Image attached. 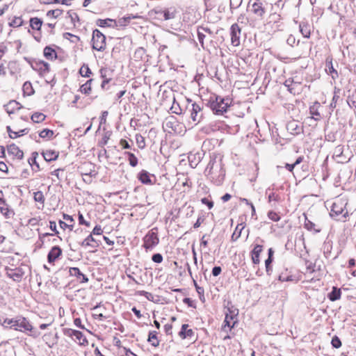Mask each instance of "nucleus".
Instances as JSON below:
<instances>
[{
	"label": "nucleus",
	"instance_id": "1",
	"mask_svg": "<svg viewBox=\"0 0 356 356\" xmlns=\"http://www.w3.org/2000/svg\"><path fill=\"white\" fill-rule=\"evenodd\" d=\"M207 170H209V179L214 184L220 186L222 184L225 177V170L221 159H218L216 156L211 158L206 168V171Z\"/></svg>",
	"mask_w": 356,
	"mask_h": 356
},
{
	"label": "nucleus",
	"instance_id": "2",
	"mask_svg": "<svg viewBox=\"0 0 356 356\" xmlns=\"http://www.w3.org/2000/svg\"><path fill=\"white\" fill-rule=\"evenodd\" d=\"M232 99L214 95L211 97L207 105L215 115H223L231 106Z\"/></svg>",
	"mask_w": 356,
	"mask_h": 356
},
{
	"label": "nucleus",
	"instance_id": "3",
	"mask_svg": "<svg viewBox=\"0 0 356 356\" xmlns=\"http://www.w3.org/2000/svg\"><path fill=\"white\" fill-rule=\"evenodd\" d=\"M347 204L346 198L343 197H336L331 206L330 216L337 220L345 222L348 216V212L346 210Z\"/></svg>",
	"mask_w": 356,
	"mask_h": 356
},
{
	"label": "nucleus",
	"instance_id": "4",
	"mask_svg": "<svg viewBox=\"0 0 356 356\" xmlns=\"http://www.w3.org/2000/svg\"><path fill=\"white\" fill-rule=\"evenodd\" d=\"M188 104L186 106V109L190 113V118L192 121L195 124H197L202 121L204 116L203 108L196 102H192L191 99H187Z\"/></svg>",
	"mask_w": 356,
	"mask_h": 356
},
{
	"label": "nucleus",
	"instance_id": "5",
	"mask_svg": "<svg viewBox=\"0 0 356 356\" xmlns=\"http://www.w3.org/2000/svg\"><path fill=\"white\" fill-rule=\"evenodd\" d=\"M68 273V286L71 284L74 286L77 284L86 283L88 281L86 275L83 274L78 268L70 267Z\"/></svg>",
	"mask_w": 356,
	"mask_h": 356
},
{
	"label": "nucleus",
	"instance_id": "6",
	"mask_svg": "<svg viewBox=\"0 0 356 356\" xmlns=\"http://www.w3.org/2000/svg\"><path fill=\"white\" fill-rule=\"evenodd\" d=\"M92 49L99 51H103L106 48V36L98 29L92 32Z\"/></svg>",
	"mask_w": 356,
	"mask_h": 356
},
{
	"label": "nucleus",
	"instance_id": "7",
	"mask_svg": "<svg viewBox=\"0 0 356 356\" xmlns=\"http://www.w3.org/2000/svg\"><path fill=\"white\" fill-rule=\"evenodd\" d=\"M226 311L225 312V318L224 321V328L228 327L229 330L234 327L235 323H236V316L238 314V309L234 308L233 306L231 307H227L225 308Z\"/></svg>",
	"mask_w": 356,
	"mask_h": 356
},
{
	"label": "nucleus",
	"instance_id": "8",
	"mask_svg": "<svg viewBox=\"0 0 356 356\" xmlns=\"http://www.w3.org/2000/svg\"><path fill=\"white\" fill-rule=\"evenodd\" d=\"M11 329L20 332H25L31 331L33 327L26 318L18 316L15 318H13V323L12 325Z\"/></svg>",
	"mask_w": 356,
	"mask_h": 356
},
{
	"label": "nucleus",
	"instance_id": "9",
	"mask_svg": "<svg viewBox=\"0 0 356 356\" xmlns=\"http://www.w3.org/2000/svg\"><path fill=\"white\" fill-rule=\"evenodd\" d=\"M155 229L149 231L143 238V247L146 249H152L154 246L159 244V238Z\"/></svg>",
	"mask_w": 356,
	"mask_h": 356
},
{
	"label": "nucleus",
	"instance_id": "10",
	"mask_svg": "<svg viewBox=\"0 0 356 356\" xmlns=\"http://www.w3.org/2000/svg\"><path fill=\"white\" fill-rule=\"evenodd\" d=\"M241 29L238 24L235 23L232 25L230 28V35L232 44L234 47H238L240 44Z\"/></svg>",
	"mask_w": 356,
	"mask_h": 356
},
{
	"label": "nucleus",
	"instance_id": "11",
	"mask_svg": "<svg viewBox=\"0 0 356 356\" xmlns=\"http://www.w3.org/2000/svg\"><path fill=\"white\" fill-rule=\"evenodd\" d=\"M249 5L251 6V11L257 17L262 18L266 13V8L264 7L262 2L256 0L252 3L250 1Z\"/></svg>",
	"mask_w": 356,
	"mask_h": 356
},
{
	"label": "nucleus",
	"instance_id": "12",
	"mask_svg": "<svg viewBox=\"0 0 356 356\" xmlns=\"http://www.w3.org/2000/svg\"><path fill=\"white\" fill-rule=\"evenodd\" d=\"M6 275L15 282H19L24 275V272L21 268L15 269L6 268Z\"/></svg>",
	"mask_w": 356,
	"mask_h": 356
},
{
	"label": "nucleus",
	"instance_id": "13",
	"mask_svg": "<svg viewBox=\"0 0 356 356\" xmlns=\"http://www.w3.org/2000/svg\"><path fill=\"white\" fill-rule=\"evenodd\" d=\"M68 336H70L72 338H75L76 341H77L80 345H85V343H88L86 338L80 331L68 329Z\"/></svg>",
	"mask_w": 356,
	"mask_h": 356
},
{
	"label": "nucleus",
	"instance_id": "14",
	"mask_svg": "<svg viewBox=\"0 0 356 356\" xmlns=\"http://www.w3.org/2000/svg\"><path fill=\"white\" fill-rule=\"evenodd\" d=\"M100 244L101 241L96 240V238L93 236L92 234L88 235L81 243L82 246H90L92 248H97Z\"/></svg>",
	"mask_w": 356,
	"mask_h": 356
},
{
	"label": "nucleus",
	"instance_id": "15",
	"mask_svg": "<svg viewBox=\"0 0 356 356\" xmlns=\"http://www.w3.org/2000/svg\"><path fill=\"white\" fill-rule=\"evenodd\" d=\"M0 211L1 213L6 218H10L15 215L13 209H10L3 198L0 197Z\"/></svg>",
	"mask_w": 356,
	"mask_h": 356
},
{
	"label": "nucleus",
	"instance_id": "16",
	"mask_svg": "<svg viewBox=\"0 0 356 356\" xmlns=\"http://www.w3.org/2000/svg\"><path fill=\"white\" fill-rule=\"evenodd\" d=\"M22 108V106L15 100H10L7 104L4 105V108L9 115L14 113L15 111H19Z\"/></svg>",
	"mask_w": 356,
	"mask_h": 356
},
{
	"label": "nucleus",
	"instance_id": "17",
	"mask_svg": "<svg viewBox=\"0 0 356 356\" xmlns=\"http://www.w3.org/2000/svg\"><path fill=\"white\" fill-rule=\"evenodd\" d=\"M61 252H62V250L58 246H57V245L54 246L48 253V255H47L48 262L49 263L54 262L61 254Z\"/></svg>",
	"mask_w": 356,
	"mask_h": 356
},
{
	"label": "nucleus",
	"instance_id": "18",
	"mask_svg": "<svg viewBox=\"0 0 356 356\" xmlns=\"http://www.w3.org/2000/svg\"><path fill=\"white\" fill-rule=\"evenodd\" d=\"M7 150L9 154L15 156L18 159H22L24 156V152L14 143L8 145Z\"/></svg>",
	"mask_w": 356,
	"mask_h": 356
},
{
	"label": "nucleus",
	"instance_id": "19",
	"mask_svg": "<svg viewBox=\"0 0 356 356\" xmlns=\"http://www.w3.org/2000/svg\"><path fill=\"white\" fill-rule=\"evenodd\" d=\"M263 251V246L261 245H256L251 252L252 261L254 264H259L260 262L259 255Z\"/></svg>",
	"mask_w": 356,
	"mask_h": 356
},
{
	"label": "nucleus",
	"instance_id": "20",
	"mask_svg": "<svg viewBox=\"0 0 356 356\" xmlns=\"http://www.w3.org/2000/svg\"><path fill=\"white\" fill-rule=\"evenodd\" d=\"M157 14H162L165 20L174 19L176 15L175 8H170L165 10H160L156 12Z\"/></svg>",
	"mask_w": 356,
	"mask_h": 356
},
{
	"label": "nucleus",
	"instance_id": "21",
	"mask_svg": "<svg viewBox=\"0 0 356 356\" xmlns=\"http://www.w3.org/2000/svg\"><path fill=\"white\" fill-rule=\"evenodd\" d=\"M188 324H183L181 325V330L179 332V336L181 339H186L187 337H192L194 335V332L192 329H188Z\"/></svg>",
	"mask_w": 356,
	"mask_h": 356
},
{
	"label": "nucleus",
	"instance_id": "22",
	"mask_svg": "<svg viewBox=\"0 0 356 356\" xmlns=\"http://www.w3.org/2000/svg\"><path fill=\"white\" fill-rule=\"evenodd\" d=\"M97 25L100 27H113L117 26L116 22L114 19L107 18L105 19H99L96 22Z\"/></svg>",
	"mask_w": 356,
	"mask_h": 356
},
{
	"label": "nucleus",
	"instance_id": "23",
	"mask_svg": "<svg viewBox=\"0 0 356 356\" xmlns=\"http://www.w3.org/2000/svg\"><path fill=\"white\" fill-rule=\"evenodd\" d=\"M326 71L327 74H330L332 77V79H335L336 77H338V72L334 68L332 65V59L327 58L326 59Z\"/></svg>",
	"mask_w": 356,
	"mask_h": 356
},
{
	"label": "nucleus",
	"instance_id": "24",
	"mask_svg": "<svg viewBox=\"0 0 356 356\" xmlns=\"http://www.w3.org/2000/svg\"><path fill=\"white\" fill-rule=\"evenodd\" d=\"M6 129H7V131L9 134V137L10 138H16L17 137H19L20 136H23L24 134H28L29 132V129H21L20 131H13L10 127V126H8L6 127Z\"/></svg>",
	"mask_w": 356,
	"mask_h": 356
},
{
	"label": "nucleus",
	"instance_id": "25",
	"mask_svg": "<svg viewBox=\"0 0 356 356\" xmlns=\"http://www.w3.org/2000/svg\"><path fill=\"white\" fill-rule=\"evenodd\" d=\"M43 54H44V56L47 59H49V60H52L54 58H58V56H57V54H56L55 49H54L53 48H51L49 46H47L46 47H44Z\"/></svg>",
	"mask_w": 356,
	"mask_h": 356
},
{
	"label": "nucleus",
	"instance_id": "26",
	"mask_svg": "<svg viewBox=\"0 0 356 356\" xmlns=\"http://www.w3.org/2000/svg\"><path fill=\"white\" fill-rule=\"evenodd\" d=\"M138 179L145 184H152L149 174L147 171L143 170L138 175Z\"/></svg>",
	"mask_w": 356,
	"mask_h": 356
},
{
	"label": "nucleus",
	"instance_id": "27",
	"mask_svg": "<svg viewBox=\"0 0 356 356\" xmlns=\"http://www.w3.org/2000/svg\"><path fill=\"white\" fill-rule=\"evenodd\" d=\"M42 156L46 161H51L58 158V154L53 150H47L46 152H42Z\"/></svg>",
	"mask_w": 356,
	"mask_h": 356
},
{
	"label": "nucleus",
	"instance_id": "28",
	"mask_svg": "<svg viewBox=\"0 0 356 356\" xmlns=\"http://www.w3.org/2000/svg\"><path fill=\"white\" fill-rule=\"evenodd\" d=\"M287 129L293 134H298L300 132L302 128L295 121L290 122L287 124Z\"/></svg>",
	"mask_w": 356,
	"mask_h": 356
},
{
	"label": "nucleus",
	"instance_id": "29",
	"mask_svg": "<svg viewBox=\"0 0 356 356\" xmlns=\"http://www.w3.org/2000/svg\"><path fill=\"white\" fill-rule=\"evenodd\" d=\"M348 56L352 62H356V45L350 44L346 47Z\"/></svg>",
	"mask_w": 356,
	"mask_h": 356
},
{
	"label": "nucleus",
	"instance_id": "30",
	"mask_svg": "<svg viewBox=\"0 0 356 356\" xmlns=\"http://www.w3.org/2000/svg\"><path fill=\"white\" fill-rule=\"evenodd\" d=\"M341 295V292L340 289H338L336 286H333L332 291L328 294V298L331 301H336L340 299Z\"/></svg>",
	"mask_w": 356,
	"mask_h": 356
},
{
	"label": "nucleus",
	"instance_id": "31",
	"mask_svg": "<svg viewBox=\"0 0 356 356\" xmlns=\"http://www.w3.org/2000/svg\"><path fill=\"white\" fill-rule=\"evenodd\" d=\"M156 334L157 332L156 331H150L147 339V341L154 347H157L159 345V341L157 339Z\"/></svg>",
	"mask_w": 356,
	"mask_h": 356
},
{
	"label": "nucleus",
	"instance_id": "32",
	"mask_svg": "<svg viewBox=\"0 0 356 356\" xmlns=\"http://www.w3.org/2000/svg\"><path fill=\"white\" fill-rule=\"evenodd\" d=\"M22 90L24 95L31 96L34 94L35 91L32 84L29 81H26L22 86Z\"/></svg>",
	"mask_w": 356,
	"mask_h": 356
},
{
	"label": "nucleus",
	"instance_id": "33",
	"mask_svg": "<svg viewBox=\"0 0 356 356\" xmlns=\"http://www.w3.org/2000/svg\"><path fill=\"white\" fill-rule=\"evenodd\" d=\"M305 223H304V227L305 229H307L309 231L314 230V233H318L321 232L320 229H315L316 225L314 222H312V221H310L307 218L306 216H305Z\"/></svg>",
	"mask_w": 356,
	"mask_h": 356
},
{
	"label": "nucleus",
	"instance_id": "34",
	"mask_svg": "<svg viewBox=\"0 0 356 356\" xmlns=\"http://www.w3.org/2000/svg\"><path fill=\"white\" fill-rule=\"evenodd\" d=\"M35 64L38 67V69L35 68V70H38L41 73H46L49 71V65L47 62L41 60ZM33 68L35 69L33 66Z\"/></svg>",
	"mask_w": 356,
	"mask_h": 356
},
{
	"label": "nucleus",
	"instance_id": "35",
	"mask_svg": "<svg viewBox=\"0 0 356 356\" xmlns=\"http://www.w3.org/2000/svg\"><path fill=\"white\" fill-rule=\"evenodd\" d=\"M42 24V21L38 17H33L30 19V26L33 29L40 30Z\"/></svg>",
	"mask_w": 356,
	"mask_h": 356
},
{
	"label": "nucleus",
	"instance_id": "36",
	"mask_svg": "<svg viewBox=\"0 0 356 356\" xmlns=\"http://www.w3.org/2000/svg\"><path fill=\"white\" fill-rule=\"evenodd\" d=\"M299 28L300 33L305 38H309L310 37V28L308 24L301 23Z\"/></svg>",
	"mask_w": 356,
	"mask_h": 356
},
{
	"label": "nucleus",
	"instance_id": "37",
	"mask_svg": "<svg viewBox=\"0 0 356 356\" xmlns=\"http://www.w3.org/2000/svg\"><path fill=\"white\" fill-rule=\"evenodd\" d=\"M106 71L107 70L106 69L100 70L101 77L104 79L101 84V88L104 90H108L106 85L111 81V79L106 77Z\"/></svg>",
	"mask_w": 356,
	"mask_h": 356
},
{
	"label": "nucleus",
	"instance_id": "38",
	"mask_svg": "<svg viewBox=\"0 0 356 356\" xmlns=\"http://www.w3.org/2000/svg\"><path fill=\"white\" fill-rule=\"evenodd\" d=\"M140 295L145 297L148 300L152 301L153 302H157L159 300L158 296H155L152 293L145 291H140Z\"/></svg>",
	"mask_w": 356,
	"mask_h": 356
},
{
	"label": "nucleus",
	"instance_id": "39",
	"mask_svg": "<svg viewBox=\"0 0 356 356\" xmlns=\"http://www.w3.org/2000/svg\"><path fill=\"white\" fill-rule=\"evenodd\" d=\"M46 116L42 113H35L31 115V120L35 123H40L44 120Z\"/></svg>",
	"mask_w": 356,
	"mask_h": 356
},
{
	"label": "nucleus",
	"instance_id": "40",
	"mask_svg": "<svg viewBox=\"0 0 356 356\" xmlns=\"http://www.w3.org/2000/svg\"><path fill=\"white\" fill-rule=\"evenodd\" d=\"M93 81V79H89L86 81L84 84H83L81 86V92L84 94H88L89 92L91 90V82Z\"/></svg>",
	"mask_w": 356,
	"mask_h": 356
},
{
	"label": "nucleus",
	"instance_id": "41",
	"mask_svg": "<svg viewBox=\"0 0 356 356\" xmlns=\"http://www.w3.org/2000/svg\"><path fill=\"white\" fill-rule=\"evenodd\" d=\"M38 156V152H34L32 153V156L29 159V163L31 166L35 165L37 168V170H38L40 169L39 164L36 161V158ZM32 168H33V167H32ZM33 170H34V168H33Z\"/></svg>",
	"mask_w": 356,
	"mask_h": 356
},
{
	"label": "nucleus",
	"instance_id": "42",
	"mask_svg": "<svg viewBox=\"0 0 356 356\" xmlns=\"http://www.w3.org/2000/svg\"><path fill=\"white\" fill-rule=\"evenodd\" d=\"M125 154L128 156V160L130 165L136 167L138 164L137 157L131 152H126Z\"/></svg>",
	"mask_w": 356,
	"mask_h": 356
},
{
	"label": "nucleus",
	"instance_id": "43",
	"mask_svg": "<svg viewBox=\"0 0 356 356\" xmlns=\"http://www.w3.org/2000/svg\"><path fill=\"white\" fill-rule=\"evenodd\" d=\"M53 135H54L53 131L50 130L49 129H44L39 134V136L42 138H50L52 137Z\"/></svg>",
	"mask_w": 356,
	"mask_h": 356
},
{
	"label": "nucleus",
	"instance_id": "44",
	"mask_svg": "<svg viewBox=\"0 0 356 356\" xmlns=\"http://www.w3.org/2000/svg\"><path fill=\"white\" fill-rule=\"evenodd\" d=\"M136 143L140 149H143L145 147V138L140 134L136 136Z\"/></svg>",
	"mask_w": 356,
	"mask_h": 356
},
{
	"label": "nucleus",
	"instance_id": "45",
	"mask_svg": "<svg viewBox=\"0 0 356 356\" xmlns=\"http://www.w3.org/2000/svg\"><path fill=\"white\" fill-rule=\"evenodd\" d=\"M170 110L172 113L179 115L181 113V108L179 106V104L175 102V99L174 98L173 104L170 108Z\"/></svg>",
	"mask_w": 356,
	"mask_h": 356
},
{
	"label": "nucleus",
	"instance_id": "46",
	"mask_svg": "<svg viewBox=\"0 0 356 356\" xmlns=\"http://www.w3.org/2000/svg\"><path fill=\"white\" fill-rule=\"evenodd\" d=\"M34 200L36 202L44 203V197L42 192L41 191H37L34 193Z\"/></svg>",
	"mask_w": 356,
	"mask_h": 356
},
{
	"label": "nucleus",
	"instance_id": "47",
	"mask_svg": "<svg viewBox=\"0 0 356 356\" xmlns=\"http://www.w3.org/2000/svg\"><path fill=\"white\" fill-rule=\"evenodd\" d=\"M331 343H332V346L335 348H339L341 346V341L340 339L337 336H334L332 339Z\"/></svg>",
	"mask_w": 356,
	"mask_h": 356
},
{
	"label": "nucleus",
	"instance_id": "48",
	"mask_svg": "<svg viewBox=\"0 0 356 356\" xmlns=\"http://www.w3.org/2000/svg\"><path fill=\"white\" fill-rule=\"evenodd\" d=\"M268 200L269 202H271L273 201L279 202L280 200V197L279 195L275 194L273 192H270L268 194Z\"/></svg>",
	"mask_w": 356,
	"mask_h": 356
},
{
	"label": "nucleus",
	"instance_id": "49",
	"mask_svg": "<svg viewBox=\"0 0 356 356\" xmlns=\"http://www.w3.org/2000/svg\"><path fill=\"white\" fill-rule=\"evenodd\" d=\"M206 35L205 33L200 31V28L199 27L197 29V38L200 43L201 44V46L204 48V39L205 38Z\"/></svg>",
	"mask_w": 356,
	"mask_h": 356
},
{
	"label": "nucleus",
	"instance_id": "50",
	"mask_svg": "<svg viewBox=\"0 0 356 356\" xmlns=\"http://www.w3.org/2000/svg\"><path fill=\"white\" fill-rule=\"evenodd\" d=\"M80 74L82 76L89 77L90 74H91V71L88 66H83L80 69Z\"/></svg>",
	"mask_w": 356,
	"mask_h": 356
},
{
	"label": "nucleus",
	"instance_id": "51",
	"mask_svg": "<svg viewBox=\"0 0 356 356\" xmlns=\"http://www.w3.org/2000/svg\"><path fill=\"white\" fill-rule=\"evenodd\" d=\"M268 217L272 220L273 221L277 222L280 220V216L275 211H270L268 213Z\"/></svg>",
	"mask_w": 356,
	"mask_h": 356
},
{
	"label": "nucleus",
	"instance_id": "52",
	"mask_svg": "<svg viewBox=\"0 0 356 356\" xmlns=\"http://www.w3.org/2000/svg\"><path fill=\"white\" fill-rule=\"evenodd\" d=\"M22 22L21 17H15L9 24L10 26L18 27L22 24Z\"/></svg>",
	"mask_w": 356,
	"mask_h": 356
},
{
	"label": "nucleus",
	"instance_id": "53",
	"mask_svg": "<svg viewBox=\"0 0 356 356\" xmlns=\"http://www.w3.org/2000/svg\"><path fill=\"white\" fill-rule=\"evenodd\" d=\"M152 260L157 264H161L163 261V256L160 253H155L152 257Z\"/></svg>",
	"mask_w": 356,
	"mask_h": 356
},
{
	"label": "nucleus",
	"instance_id": "54",
	"mask_svg": "<svg viewBox=\"0 0 356 356\" xmlns=\"http://www.w3.org/2000/svg\"><path fill=\"white\" fill-rule=\"evenodd\" d=\"M243 0H230L231 9L238 8L242 3Z\"/></svg>",
	"mask_w": 356,
	"mask_h": 356
},
{
	"label": "nucleus",
	"instance_id": "55",
	"mask_svg": "<svg viewBox=\"0 0 356 356\" xmlns=\"http://www.w3.org/2000/svg\"><path fill=\"white\" fill-rule=\"evenodd\" d=\"M273 262V259H267L265 261V266H266V270L268 275L270 274V272L272 271V267L271 264Z\"/></svg>",
	"mask_w": 356,
	"mask_h": 356
},
{
	"label": "nucleus",
	"instance_id": "56",
	"mask_svg": "<svg viewBox=\"0 0 356 356\" xmlns=\"http://www.w3.org/2000/svg\"><path fill=\"white\" fill-rule=\"evenodd\" d=\"M63 13L62 10H59V9H56V10H49L47 12V15L48 16H50V15H52L54 17L56 18L58 17L60 15H61Z\"/></svg>",
	"mask_w": 356,
	"mask_h": 356
},
{
	"label": "nucleus",
	"instance_id": "57",
	"mask_svg": "<svg viewBox=\"0 0 356 356\" xmlns=\"http://www.w3.org/2000/svg\"><path fill=\"white\" fill-rule=\"evenodd\" d=\"M102 232H103V230H102L101 226L96 225L94 227L91 234H92V235H95V236H100L102 234Z\"/></svg>",
	"mask_w": 356,
	"mask_h": 356
},
{
	"label": "nucleus",
	"instance_id": "58",
	"mask_svg": "<svg viewBox=\"0 0 356 356\" xmlns=\"http://www.w3.org/2000/svg\"><path fill=\"white\" fill-rule=\"evenodd\" d=\"M13 323V318H5L1 323L3 326L6 327H12V325Z\"/></svg>",
	"mask_w": 356,
	"mask_h": 356
},
{
	"label": "nucleus",
	"instance_id": "59",
	"mask_svg": "<svg viewBox=\"0 0 356 356\" xmlns=\"http://www.w3.org/2000/svg\"><path fill=\"white\" fill-rule=\"evenodd\" d=\"M201 202L202 204H206L209 209L213 207V202L211 200H209L207 197L202 198Z\"/></svg>",
	"mask_w": 356,
	"mask_h": 356
},
{
	"label": "nucleus",
	"instance_id": "60",
	"mask_svg": "<svg viewBox=\"0 0 356 356\" xmlns=\"http://www.w3.org/2000/svg\"><path fill=\"white\" fill-rule=\"evenodd\" d=\"M222 272V268L220 266H214L212 269V275L214 277L218 276Z\"/></svg>",
	"mask_w": 356,
	"mask_h": 356
},
{
	"label": "nucleus",
	"instance_id": "61",
	"mask_svg": "<svg viewBox=\"0 0 356 356\" xmlns=\"http://www.w3.org/2000/svg\"><path fill=\"white\" fill-rule=\"evenodd\" d=\"M195 286L196 291L197 292V293L200 296V298H201L202 296L204 298V289L202 287L198 286L195 282Z\"/></svg>",
	"mask_w": 356,
	"mask_h": 356
},
{
	"label": "nucleus",
	"instance_id": "62",
	"mask_svg": "<svg viewBox=\"0 0 356 356\" xmlns=\"http://www.w3.org/2000/svg\"><path fill=\"white\" fill-rule=\"evenodd\" d=\"M296 38L293 35H290L286 40V42L289 45L293 47L296 43Z\"/></svg>",
	"mask_w": 356,
	"mask_h": 356
},
{
	"label": "nucleus",
	"instance_id": "63",
	"mask_svg": "<svg viewBox=\"0 0 356 356\" xmlns=\"http://www.w3.org/2000/svg\"><path fill=\"white\" fill-rule=\"evenodd\" d=\"M109 136L110 135H107V133H106L102 140L99 141V145L102 146L106 145L109 139Z\"/></svg>",
	"mask_w": 356,
	"mask_h": 356
},
{
	"label": "nucleus",
	"instance_id": "64",
	"mask_svg": "<svg viewBox=\"0 0 356 356\" xmlns=\"http://www.w3.org/2000/svg\"><path fill=\"white\" fill-rule=\"evenodd\" d=\"M68 40H70L71 42L76 43V42L79 41V38L68 33Z\"/></svg>",
	"mask_w": 356,
	"mask_h": 356
}]
</instances>
